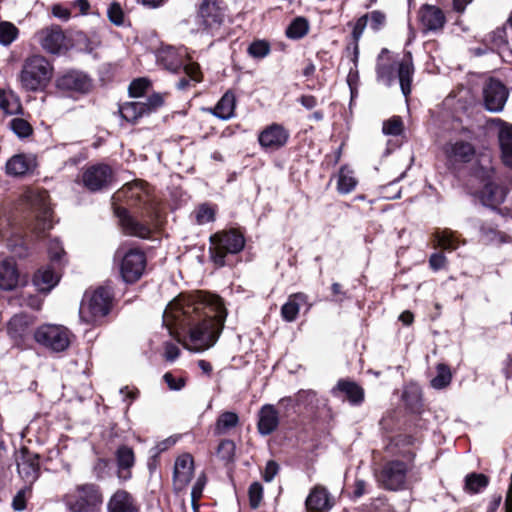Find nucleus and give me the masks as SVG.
<instances>
[{"mask_svg": "<svg viewBox=\"0 0 512 512\" xmlns=\"http://www.w3.org/2000/svg\"><path fill=\"white\" fill-rule=\"evenodd\" d=\"M115 201L125 200L131 206L145 208L148 212L155 209V202L151 197L147 184L141 180L123 185L113 196Z\"/></svg>", "mask_w": 512, "mask_h": 512, "instance_id": "obj_9", "label": "nucleus"}, {"mask_svg": "<svg viewBox=\"0 0 512 512\" xmlns=\"http://www.w3.org/2000/svg\"><path fill=\"white\" fill-rule=\"evenodd\" d=\"M382 131L386 135L398 136L403 132V121L399 116L384 121Z\"/></svg>", "mask_w": 512, "mask_h": 512, "instance_id": "obj_49", "label": "nucleus"}, {"mask_svg": "<svg viewBox=\"0 0 512 512\" xmlns=\"http://www.w3.org/2000/svg\"><path fill=\"white\" fill-rule=\"evenodd\" d=\"M409 468L400 460L387 462L377 475L379 483L389 490L402 489L406 482Z\"/></svg>", "mask_w": 512, "mask_h": 512, "instance_id": "obj_12", "label": "nucleus"}, {"mask_svg": "<svg viewBox=\"0 0 512 512\" xmlns=\"http://www.w3.org/2000/svg\"><path fill=\"white\" fill-rule=\"evenodd\" d=\"M25 200L35 213V223L31 226V231L37 237L52 228V211L49 206V195L46 191H28L25 194Z\"/></svg>", "mask_w": 512, "mask_h": 512, "instance_id": "obj_7", "label": "nucleus"}, {"mask_svg": "<svg viewBox=\"0 0 512 512\" xmlns=\"http://www.w3.org/2000/svg\"><path fill=\"white\" fill-rule=\"evenodd\" d=\"M368 15V22L373 30H379L385 23L386 16L380 11H372Z\"/></svg>", "mask_w": 512, "mask_h": 512, "instance_id": "obj_56", "label": "nucleus"}, {"mask_svg": "<svg viewBox=\"0 0 512 512\" xmlns=\"http://www.w3.org/2000/svg\"><path fill=\"white\" fill-rule=\"evenodd\" d=\"M108 17H109V20L117 26H120L123 24L124 15H123V11H122L120 4L114 2L109 6Z\"/></svg>", "mask_w": 512, "mask_h": 512, "instance_id": "obj_55", "label": "nucleus"}, {"mask_svg": "<svg viewBox=\"0 0 512 512\" xmlns=\"http://www.w3.org/2000/svg\"><path fill=\"white\" fill-rule=\"evenodd\" d=\"M452 380V373L450 368L440 363L436 366V376L431 379V386L435 389L446 388Z\"/></svg>", "mask_w": 512, "mask_h": 512, "instance_id": "obj_39", "label": "nucleus"}, {"mask_svg": "<svg viewBox=\"0 0 512 512\" xmlns=\"http://www.w3.org/2000/svg\"><path fill=\"white\" fill-rule=\"evenodd\" d=\"M185 73L194 81L199 82L201 80L200 67L197 63H188L183 66Z\"/></svg>", "mask_w": 512, "mask_h": 512, "instance_id": "obj_58", "label": "nucleus"}, {"mask_svg": "<svg viewBox=\"0 0 512 512\" xmlns=\"http://www.w3.org/2000/svg\"><path fill=\"white\" fill-rule=\"evenodd\" d=\"M397 69L398 79L403 95L407 98L411 93V82L414 73V66L409 56L407 59L399 63L392 61L388 55V51L383 49L378 56L377 61V77L385 85L391 86L394 82V72Z\"/></svg>", "mask_w": 512, "mask_h": 512, "instance_id": "obj_3", "label": "nucleus"}, {"mask_svg": "<svg viewBox=\"0 0 512 512\" xmlns=\"http://www.w3.org/2000/svg\"><path fill=\"white\" fill-rule=\"evenodd\" d=\"M57 86L62 90L85 93L90 89L91 83L86 75L71 71L57 80Z\"/></svg>", "mask_w": 512, "mask_h": 512, "instance_id": "obj_27", "label": "nucleus"}, {"mask_svg": "<svg viewBox=\"0 0 512 512\" xmlns=\"http://www.w3.org/2000/svg\"><path fill=\"white\" fill-rule=\"evenodd\" d=\"M489 483L487 476L481 473H471L465 477V491L469 493H478Z\"/></svg>", "mask_w": 512, "mask_h": 512, "instance_id": "obj_40", "label": "nucleus"}, {"mask_svg": "<svg viewBox=\"0 0 512 512\" xmlns=\"http://www.w3.org/2000/svg\"><path fill=\"white\" fill-rule=\"evenodd\" d=\"M164 104V98L159 93H154L146 98L145 101L135 100L122 104L119 113L122 118L132 124L145 116L156 112Z\"/></svg>", "mask_w": 512, "mask_h": 512, "instance_id": "obj_10", "label": "nucleus"}, {"mask_svg": "<svg viewBox=\"0 0 512 512\" xmlns=\"http://www.w3.org/2000/svg\"><path fill=\"white\" fill-rule=\"evenodd\" d=\"M150 86L151 83L147 78H137L129 85V95L133 98H141L148 91Z\"/></svg>", "mask_w": 512, "mask_h": 512, "instance_id": "obj_48", "label": "nucleus"}, {"mask_svg": "<svg viewBox=\"0 0 512 512\" xmlns=\"http://www.w3.org/2000/svg\"><path fill=\"white\" fill-rule=\"evenodd\" d=\"M185 51L172 46L162 47L157 52V61L167 70L176 72L183 66Z\"/></svg>", "mask_w": 512, "mask_h": 512, "instance_id": "obj_28", "label": "nucleus"}, {"mask_svg": "<svg viewBox=\"0 0 512 512\" xmlns=\"http://www.w3.org/2000/svg\"><path fill=\"white\" fill-rule=\"evenodd\" d=\"M481 235L487 243H507L510 241V237L503 232L497 231L496 229L488 226L481 227Z\"/></svg>", "mask_w": 512, "mask_h": 512, "instance_id": "obj_46", "label": "nucleus"}, {"mask_svg": "<svg viewBox=\"0 0 512 512\" xmlns=\"http://www.w3.org/2000/svg\"><path fill=\"white\" fill-rule=\"evenodd\" d=\"M239 423V417L234 412H224L222 413L216 422L215 425V434L217 435H225L232 428L236 427Z\"/></svg>", "mask_w": 512, "mask_h": 512, "instance_id": "obj_38", "label": "nucleus"}, {"mask_svg": "<svg viewBox=\"0 0 512 512\" xmlns=\"http://www.w3.org/2000/svg\"><path fill=\"white\" fill-rule=\"evenodd\" d=\"M235 454V444L231 440H223L218 446L217 455L224 461H231Z\"/></svg>", "mask_w": 512, "mask_h": 512, "instance_id": "obj_53", "label": "nucleus"}, {"mask_svg": "<svg viewBox=\"0 0 512 512\" xmlns=\"http://www.w3.org/2000/svg\"><path fill=\"white\" fill-rule=\"evenodd\" d=\"M337 191L340 194L351 193L357 186L358 179L349 165H343L337 174Z\"/></svg>", "mask_w": 512, "mask_h": 512, "instance_id": "obj_34", "label": "nucleus"}, {"mask_svg": "<svg viewBox=\"0 0 512 512\" xmlns=\"http://www.w3.org/2000/svg\"><path fill=\"white\" fill-rule=\"evenodd\" d=\"M332 393L334 396H344L352 405H360L364 401L363 388L348 379H340Z\"/></svg>", "mask_w": 512, "mask_h": 512, "instance_id": "obj_24", "label": "nucleus"}, {"mask_svg": "<svg viewBox=\"0 0 512 512\" xmlns=\"http://www.w3.org/2000/svg\"><path fill=\"white\" fill-rule=\"evenodd\" d=\"M309 25L305 18H296L287 28L286 35L291 39H300L308 32Z\"/></svg>", "mask_w": 512, "mask_h": 512, "instance_id": "obj_44", "label": "nucleus"}, {"mask_svg": "<svg viewBox=\"0 0 512 512\" xmlns=\"http://www.w3.org/2000/svg\"><path fill=\"white\" fill-rule=\"evenodd\" d=\"M307 303V296L303 293H296L289 297L288 301L282 306L281 314L283 318L292 322L296 319L300 307Z\"/></svg>", "mask_w": 512, "mask_h": 512, "instance_id": "obj_35", "label": "nucleus"}, {"mask_svg": "<svg viewBox=\"0 0 512 512\" xmlns=\"http://www.w3.org/2000/svg\"><path fill=\"white\" fill-rule=\"evenodd\" d=\"M20 282V274L13 259H5L0 262V289L10 291L15 289Z\"/></svg>", "mask_w": 512, "mask_h": 512, "instance_id": "obj_29", "label": "nucleus"}, {"mask_svg": "<svg viewBox=\"0 0 512 512\" xmlns=\"http://www.w3.org/2000/svg\"><path fill=\"white\" fill-rule=\"evenodd\" d=\"M446 258L443 254H433L430 257L429 263L432 269L439 270L444 267Z\"/></svg>", "mask_w": 512, "mask_h": 512, "instance_id": "obj_64", "label": "nucleus"}, {"mask_svg": "<svg viewBox=\"0 0 512 512\" xmlns=\"http://www.w3.org/2000/svg\"><path fill=\"white\" fill-rule=\"evenodd\" d=\"M107 512H139V508L133 496L120 489L108 500Z\"/></svg>", "mask_w": 512, "mask_h": 512, "instance_id": "obj_26", "label": "nucleus"}, {"mask_svg": "<svg viewBox=\"0 0 512 512\" xmlns=\"http://www.w3.org/2000/svg\"><path fill=\"white\" fill-rule=\"evenodd\" d=\"M210 242V256L219 266L225 264L224 258L227 254L240 252L245 244L244 237L234 230L217 233L210 237Z\"/></svg>", "mask_w": 512, "mask_h": 512, "instance_id": "obj_8", "label": "nucleus"}, {"mask_svg": "<svg viewBox=\"0 0 512 512\" xmlns=\"http://www.w3.org/2000/svg\"><path fill=\"white\" fill-rule=\"evenodd\" d=\"M116 459L119 468V477L128 479L130 477L129 470L135 463V455L132 448L128 446H120L116 451Z\"/></svg>", "mask_w": 512, "mask_h": 512, "instance_id": "obj_33", "label": "nucleus"}, {"mask_svg": "<svg viewBox=\"0 0 512 512\" xmlns=\"http://www.w3.org/2000/svg\"><path fill=\"white\" fill-rule=\"evenodd\" d=\"M53 75L49 61L40 54H33L24 59L18 76L25 91H38L47 86Z\"/></svg>", "mask_w": 512, "mask_h": 512, "instance_id": "obj_4", "label": "nucleus"}, {"mask_svg": "<svg viewBox=\"0 0 512 512\" xmlns=\"http://www.w3.org/2000/svg\"><path fill=\"white\" fill-rule=\"evenodd\" d=\"M0 108L6 114H16L19 113L22 109L21 104L12 93H6L5 91L0 90Z\"/></svg>", "mask_w": 512, "mask_h": 512, "instance_id": "obj_42", "label": "nucleus"}, {"mask_svg": "<svg viewBox=\"0 0 512 512\" xmlns=\"http://www.w3.org/2000/svg\"><path fill=\"white\" fill-rule=\"evenodd\" d=\"M35 37L41 47L48 53L59 54L65 47L66 37L58 25H51L39 30Z\"/></svg>", "mask_w": 512, "mask_h": 512, "instance_id": "obj_16", "label": "nucleus"}, {"mask_svg": "<svg viewBox=\"0 0 512 512\" xmlns=\"http://www.w3.org/2000/svg\"><path fill=\"white\" fill-rule=\"evenodd\" d=\"M82 179L89 190L97 191L113 181V173L107 164L97 163L84 171Z\"/></svg>", "mask_w": 512, "mask_h": 512, "instance_id": "obj_15", "label": "nucleus"}, {"mask_svg": "<svg viewBox=\"0 0 512 512\" xmlns=\"http://www.w3.org/2000/svg\"><path fill=\"white\" fill-rule=\"evenodd\" d=\"M52 14L55 17H57V18H59L61 20H64V21H67L70 18V16H71L70 11L67 8H65V7H63V6L59 5V4L54 5L52 7Z\"/></svg>", "mask_w": 512, "mask_h": 512, "instance_id": "obj_63", "label": "nucleus"}, {"mask_svg": "<svg viewBox=\"0 0 512 512\" xmlns=\"http://www.w3.org/2000/svg\"><path fill=\"white\" fill-rule=\"evenodd\" d=\"M278 470H279V466L275 461H272V460L268 461V463L266 464V467H265L264 474H263V479L266 482L272 481L273 478L275 477V475L278 473Z\"/></svg>", "mask_w": 512, "mask_h": 512, "instance_id": "obj_60", "label": "nucleus"}, {"mask_svg": "<svg viewBox=\"0 0 512 512\" xmlns=\"http://www.w3.org/2000/svg\"><path fill=\"white\" fill-rule=\"evenodd\" d=\"M206 484V476L204 474H201L194 486L192 487L191 491V502L193 509L196 511L198 509V501L202 497L203 489Z\"/></svg>", "mask_w": 512, "mask_h": 512, "instance_id": "obj_51", "label": "nucleus"}, {"mask_svg": "<svg viewBox=\"0 0 512 512\" xmlns=\"http://www.w3.org/2000/svg\"><path fill=\"white\" fill-rule=\"evenodd\" d=\"M36 162H6V173L14 177H23L33 173Z\"/></svg>", "mask_w": 512, "mask_h": 512, "instance_id": "obj_41", "label": "nucleus"}, {"mask_svg": "<svg viewBox=\"0 0 512 512\" xmlns=\"http://www.w3.org/2000/svg\"><path fill=\"white\" fill-rule=\"evenodd\" d=\"M288 137V132L281 125L272 124L259 134L258 141L266 150H277L285 145Z\"/></svg>", "mask_w": 512, "mask_h": 512, "instance_id": "obj_20", "label": "nucleus"}, {"mask_svg": "<svg viewBox=\"0 0 512 512\" xmlns=\"http://www.w3.org/2000/svg\"><path fill=\"white\" fill-rule=\"evenodd\" d=\"M163 379L171 390H180L185 385L183 378L175 379L171 373H165Z\"/></svg>", "mask_w": 512, "mask_h": 512, "instance_id": "obj_59", "label": "nucleus"}, {"mask_svg": "<svg viewBox=\"0 0 512 512\" xmlns=\"http://www.w3.org/2000/svg\"><path fill=\"white\" fill-rule=\"evenodd\" d=\"M508 95V89L499 80L489 79L483 86L484 106L490 112L502 111Z\"/></svg>", "mask_w": 512, "mask_h": 512, "instance_id": "obj_13", "label": "nucleus"}, {"mask_svg": "<svg viewBox=\"0 0 512 512\" xmlns=\"http://www.w3.org/2000/svg\"><path fill=\"white\" fill-rule=\"evenodd\" d=\"M227 317L221 297L203 291L180 294L163 313V322L171 335L184 333V346L195 352L212 347L218 340Z\"/></svg>", "mask_w": 512, "mask_h": 512, "instance_id": "obj_1", "label": "nucleus"}, {"mask_svg": "<svg viewBox=\"0 0 512 512\" xmlns=\"http://www.w3.org/2000/svg\"><path fill=\"white\" fill-rule=\"evenodd\" d=\"M225 19L224 10L216 1H204L199 9L200 25L208 32H214L220 28Z\"/></svg>", "mask_w": 512, "mask_h": 512, "instance_id": "obj_17", "label": "nucleus"}, {"mask_svg": "<svg viewBox=\"0 0 512 512\" xmlns=\"http://www.w3.org/2000/svg\"><path fill=\"white\" fill-rule=\"evenodd\" d=\"M437 243L440 247L444 249H456L457 243L454 239L453 233L448 230H444L441 233H437L436 235Z\"/></svg>", "mask_w": 512, "mask_h": 512, "instance_id": "obj_54", "label": "nucleus"}, {"mask_svg": "<svg viewBox=\"0 0 512 512\" xmlns=\"http://www.w3.org/2000/svg\"><path fill=\"white\" fill-rule=\"evenodd\" d=\"M498 141L502 156L505 160H512V125L504 123L498 132Z\"/></svg>", "mask_w": 512, "mask_h": 512, "instance_id": "obj_37", "label": "nucleus"}, {"mask_svg": "<svg viewBox=\"0 0 512 512\" xmlns=\"http://www.w3.org/2000/svg\"><path fill=\"white\" fill-rule=\"evenodd\" d=\"M418 17L425 32L441 30L446 23L443 11L434 5L424 4L421 6Z\"/></svg>", "mask_w": 512, "mask_h": 512, "instance_id": "obj_19", "label": "nucleus"}, {"mask_svg": "<svg viewBox=\"0 0 512 512\" xmlns=\"http://www.w3.org/2000/svg\"><path fill=\"white\" fill-rule=\"evenodd\" d=\"M12 507L15 511H23L26 508V490L21 489L14 496Z\"/></svg>", "mask_w": 512, "mask_h": 512, "instance_id": "obj_57", "label": "nucleus"}, {"mask_svg": "<svg viewBox=\"0 0 512 512\" xmlns=\"http://www.w3.org/2000/svg\"><path fill=\"white\" fill-rule=\"evenodd\" d=\"M270 52V46L266 41H255L248 47V53L254 58H264Z\"/></svg>", "mask_w": 512, "mask_h": 512, "instance_id": "obj_52", "label": "nucleus"}, {"mask_svg": "<svg viewBox=\"0 0 512 512\" xmlns=\"http://www.w3.org/2000/svg\"><path fill=\"white\" fill-rule=\"evenodd\" d=\"M19 475L27 482L32 483L38 477V457L32 454H23L17 462Z\"/></svg>", "mask_w": 512, "mask_h": 512, "instance_id": "obj_31", "label": "nucleus"}, {"mask_svg": "<svg viewBox=\"0 0 512 512\" xmlns=\"http://www.w3.org/2000/svg\"><path fill=\"white\" fill-rule=\"evenodd\" d=\"M113 305V294L107 287L86 292L80 306V318L86 323H98L106 317Z\"/></svg>", "mask_w": 512, "mask_h": 512, "instance_id": "obj_6", "label": "nucleus"}, {"mask_svg": "<svg viewBox=\"0 0 512 512\" xmlns=\"http://www.w3.org/2000/svg\"><path fill=\"white\" fill-rule=\"evenodd\" d=\"M37 343L56 352L64 351L70 344V335L61 325H42L34 333Z\"/></svg>", "mask_w": 512, "mask_h": 512, "instance_id": "obj_11", "label": "nucleus"}, {"mask_svg": "<svg viewBox=\"0 0 512 512\" xmlns=\"http://www.w3.org/2000/svg\"><path fill=\"white\" fill-rule=\"evenodd\" d=\"M215 208L209 204H201L194 211L195 221L199 225H203L214 221L215 219Z\"/></svg>", "mask_w": 512, "mask_h": 512, "instance_id": "obj_47", "label": "nucleus"}, {"mask_svg": "<svg viewBox=\"0 0 512 512\" xmlns=\"http://www.w3.org/2000/svg\"><path fill=\"white\" fill-rule=\"evenodd\" d=\"M307 512H327L333 507V502L327 489L316 485L305 501Z\"/></svg>", "mask_w": 512, "mask_h": 512, "instance_id": "obj_22", "label": "nucleus"}, {"mask_svg": "<svg viewBox=\"0 0 512 512\" xmlns=\"http://www.w3.org/2000/svg\"><path fill=\"white\" fill-rule=\"evenodd\" d=\"M63 501L69 512H98L103 503V494L99 486L85 483L66 493Z\"/></svg>", "mask_w": 512, "mask_h": 512, "instance_id": "obj_5", "label": "nucleus"}, {"mask_svg": "<svg viewBox=\"0 0 512 512\" xmlns=\"http://www.w3.org/2000/svg\"><path fill=\"white\" fill-rule=\"evenodd\" d=\"M474 173L477 179L485 182L480 192L482 203L489 207L501 204L507 195V189L503 184L506 182L512 184V176L510 177L512 162H502L501 168L497 172L491 162H487V165H479L477 162Z\"/></svg>", "mask_w": 512, "mask_h": 512, "instance_id": "obj_2", "label": "nucleus"}, {"mask_svg": "<svg viewBox=\"0 0 512 512\" xmlns=\"http://www.w3.org/2000/svg\"><path fill=\"white\" fill-rule=\"evenodd\" d=\"M19 30L11 22L1 21L0 22V44L3 46H9L18 37Z\"/></svg>", "mask_w": 512, "mask_h": 512, "instance_id": "obj_43", "label": "nucleus"}, {"mask_svg": "<svg viewBox=\"0 0 512 512\" xmlns=\"http://www.w3.org/2000/svg\"><path fill=\"white\" fill-rule=\"evenodd\" d=\"M146 258L143 252L131 249L122 256L120 271L125 282L134 283L143 274Z\"/></svg>", "mask_w": 512, "mask_h": 512, "instance_id": "obj_14", "label": "nucleus"}, {"mask_svg": "<svg viewBox=\"0 0 512 512\" xmlns=\"http://www.w3.org/2000/svg\"><path fill=\"white\" fill-rule=\"evenodd\" d=\"M34 319L24 313L14 315L7 324L8 335L15 339H22L28 332Z\"/></svg>", "mask_w": 512, "mask_h": 512, "instance_id": "obj_30", "label": "nucleus"}, {"mask_svg": "<svg viewBox=\"0 0 512 512\" xmlns=\"http://www.w3.org/2000/svg\"><path fill=\"white\" fill-rule=\"evenodd\" d=\"M444 154L449 158L470 160L475 157H487L483 152H478L476 147L464 140H455L446 143L443 146Z\"/></svg>", "mask_w": 512, "mask_h": 512, "instance_id": "obj_21", "label": "nucleus"}, {"mask_svg": "<svg viewBox=\"0 0 512 512\" xmlns=\"http://www.w3.org/2000/svg\"><path fill=\"white\" fill-rule=\"evenodd\" d=\"M58 281V275L50 267L39 269L33 276V284L40 292H49Z\"/></svg>", "mask_w": 512, "mask_h": 512, "instance_id": "obj_32", "label": "nucleus"}, {"mask_svg": "<svg viewBox=\"0 0 512 512\" xmlns=\"http://www.w3.org/2000/svg\"><path fill=\"white\" fill-rule=\"evenodd\" d=\"M117 215L125 234L140 238H148L150 236V227L137 221L135 218L129 215L125 209L118 208Z\"/></svg>", "mask_w": 512, "mask_h": 512, "instance_id": "obj_25", "label": "nucleus"}, {"mask_svg": "<svg viewBox=\"0 0 512 512\" xmlns=\"http://www.w3.org/2000/svg\"><path fill=\"white\" fill-rule=\"evenodd\" d=\"M9 128L19 138L29 137L33 133V128L31 124L23 118H13L9 122Z\"/></svg>", "mask_w": 512, "mask_h": 512, "instance_id": "obj_45", "label": "nucleus"}, {"mask_svg": "<svg viewBox=\"0 0 512 512\" xmlns=\"http://www.w3.org/2000/svg\"><path fill=\"white\" fill-rule=\"evenodd\" d=\"M316 397V393L312 390H301L297 393L296 401L300 404H311Z\"/></svg>", "mask_w": 512, "mask_h": 512, "instance_id": "obj_61", "label": "nucleus"}, {"mask_svg": "<svg viewBox=\"0 0 512 512\" xmlns=\"http://www.w3.org/2000/svg\"><path fill=\"white\" fill-rule=\"evenodd\" d=\"M279 426V412L271 404L263 405L258 412V432L267 436L272 434Z\"/></svg>", "mask_w": 512, "mask_h": 512, "instance_id": "obj_23", "label": "nucleus"}, {"mask_svg": "<svg viewBox=\"0 0 512 512\" xmlns=\"http://www.w3.org/2000/svg\"><path fill=\"white\" fill-rule=\"evenodd\" d=\"M367 24H368V15H363L362 17H360L357 20V22L354 26V29H353V37L355 38V40H358L360 38V36L362 35Z\"/></svg>", "mask_w": 512, "mask_h": 512, "instance_id": "obj_62", "label": "nucleus"}, {"mask_svg": "<svg viewBox=\"0 0 512 512\" xmlns=\"http://www.w3.org/2000/svg\"><path fill=\"white\" fill-rule=\"evenodd\" d=\"M249 503L251 508L256 509L259 507L263 498V487L259 482H254L249 487Z\"/></svg>", "mask_w": 512, "mask_h": 512, "instance_id": "obj_50", "label": "nucleus"}, {"mask_svg": "<svg viewBox=\"0 0 512 512\" xmlns=\"http://www.w3.org/2000/svg\"><path fill=\"white\" fill-rule=\"evenodd\" d=\"M194 475L193 457L184 453L180 455L174 464L173 484L176 490H183L192 480Z\"/></svg>", "mask_w": 512, "mask_h": 512, "instance_id": "obj_18", "label": "nucleus"}, {"mask_svg": "<svg viewBox=\"0 0 512 512\" xmlns=\"http://www.w3.org/2000/svg\"><path fill=\"white\" fill-rule=\"evenodd\" d=\"M235 96L232 92H226L215 106L213 113L220 119L227 120L234 114Z\"/></svg>", "mask_w": 512, "mask_h": 512, "instance_id": "obj_36", "label": "nucleus"}]
</instances>
